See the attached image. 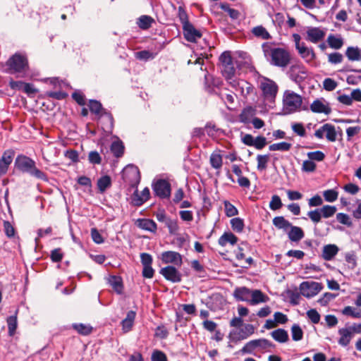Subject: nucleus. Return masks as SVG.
I'll use <instances>...</instances> for the list:
<instances>
[{
	"instance_id": "09e8293b",
	"label": "nucleus",
	"mask_w": 361,
	"mask_h": 361,
	"mask_svg": "<svg viewBox=\"0 0 361 361\" xmlns=\"http://www.w3.org/2000/svg\"><path fill=\"white\" fill-rule=\"evenodd\" d=\"M224 204L225 207L226 215L227 216L231 217L238 214V211L236 207L231 204L228 201H224Z\"/></svg>"
},
{
	"instance_id": "6e6d98bb",
	"label": "nucleus",
	"mask_w": 361,
	"mask_h": 361,
	"mask_svg": "<svg viewBox=\"0 0 361 361\" xmlns=\"http://www.w3.org/2000/svg\"><path fill=\"white\" fill-rule=\"evenodd\" d=\"M165 225L169 228V231L171 234H176L179 229L176 219L169 218L165 223Z\"/></svg>"
},
{
	"instance_id": "49530a36",
	"label": "nucleus",
	"mask_w": 361,
	"mask_h": 361,
	"mask_svg": "<svg viewBox=\"0 0 361 361\" xmlns=\"http://www.w3.org/2000/svg\"><path fill=\"white\" fill-rule=\"evenodd\" d=\"M323 196L326 202H334L338 199V192L334 189H329L323 192Z\"/></svg>"
},
{
	"instance_id": "5701e85b",
	"label": "nucleus",
	"mask_w": 361,
	"mask_h": 361,
	"mask_svg": "<svg viewBox=\"0 0 361 361\" xmlns=\"http://www.w3.org/2000/svg\"><path fill=\"white\" fill-rule=\"evenodd\" d=\"M136 313L135 311L130 310L127 313L126 317L122 320V330L124 333L129 332L133 326Z\"/></svg>"
},
{
	"instance_id": "473e14b6",
	"label": "nucleus",
	"mask_w": 361,
	"mask_h": 361,
	"mask_svg": "<svg viewBox=\"0 0 361 361\" xmlns=\"http://www.w3.org/2000/svg\"><path fill=\"white\" fill-rule=\"evenodd\" d=\"M111 185V180L109 176H103L97 180V188L100 193H104Z\"/></svg>"
},
{
	"instance_id": "de8ad7c7",
	"label": "nucleus",
	"mask_w": 361,
	"mask_h": 361,
	"mask_svg": "<svg viewBox=\"0 0 361 361\" xmlns=\"http://www.w3.org/2000/svg\"><path fill=\"white\" fill-rule=\"evenodd\" d=\"M292 130L300 137H305L306 135V130L303 124L301 123H293L291 124Z\"/></svg>"
},
{
	"instance_id": "e2e57ef3",
	"label": "nucleus",
	"mask_w": 361,
	"mask_h": 361,
	"mask_svg": "<svg viewBox=\"0 0 361 361\" xmlns=\"http://www.w3.org/2000/svg\"><path fill=\"white\" fill-rule=\"evenodd\" d=\"M328 61L332 64L340 63L343 61V55L338 52L329 54L328 56Z\"/></svg>"
},
{
	"instance_id": "13d9d810",
	"label": "nucleus",
	"mask_w": 361,
	"mask_h": 361,
	"mask_svg": "<svg viewBox=\"0 0 361 361\" xmlns=\"http://www.w3.org/2000/svg\"><path fill=\"white\" fill-rule=\"evenodd\" d=\"M337 295L338 294L325 293L323 296L319 299L318 302L322 306H326L331 300L337 297Z\"/></svg>"
},
{
	"instance_id": "a878e982",
	"label": "nucleus",
	"mask_w": 361,
	"mask_h": 361,
	"mask_svg": "<svg viewBox=\"0 0 361 361\" xmlns=\"http://www.w3.org/2000/svg\"><path fill=\"white\" fill-rule=\"evenodd\" d=\"M137 225L139 228L146 230L150 232H155L157 230V224L156 223L149 219H138L137 221Z\"/></svg>"
},
{
	"instance_id": "4d7b16f0",
	"label": "nucleus",
	"mask_w": 361,
	"mask_h": 361,
	"mask_svg": "<svg viewBox=\"0 0 361 361\" xmlns=\"http://www.w3.org/2000/svg\"><path fill=\"white\" fill-rule=\"evenodd\" d=\"M338 86V83L331 78H325L323 81V87L326 91H333Z\"/></svg>"
},
{
	"instance_id": "9b49d317",
	"label": "nucleus",
	"mask_w": 361,
	"mask_h": 361,
	"mask_svg": "<svg viewBox=\"0 0 361 361\" xmlns=\"http://www.w3.org/2000/svg\"><path fill=\"white\" fill-rule=\"evenodd\" d=\"M152 189L155 195L160 198H167L171 195V185L164 179H159L152 183Z\"/></svg>"
},
{
	"instance_id": "79ce46f5",
	"label": "nucleus",
	"mask_w": 361,
	"mask_h": 361,
	"mask_svg": "<svg viewBox=\"0 0 361 361\" xmlns=\"http://www.w3.org/2000/svg\"><path fill=\"white\" fill-rule=\"evenodd\" d=\"M231 225L232 229L237 233H241L245 226L243 220L239 217L232 219Z\"/></svg>"
},
{
	"instance_id": "774afa93",
	"label": "nucleus",
	"mask_w": 361,
	"mask_h": 361,
	"mask_svg": "<svg viewBox=\"0 0 361 361\" xmlns=\"http://www.w3.org/2000/svg\"><path fill=\"white\" fill-rule=\"evenodd\" d=\"M152 361H168L166 355L160 351L155 350L152 355Z\"/></svg>"
},
{
	"instance_id": "ea45409f",
	"label": "nucleus",
	"mask_w": 361,
	"mask_h": 361,
	"mask_svg": "<svg viewBox=\"0 0 361 361\" xmlns=\"http://www.w3.org/2000/svg\"><path fill=\"white\" fill-rule=\"evenodd\" d=\"M291 144L286 142H281L279 143H274L269 147L270 151H281L287 152L291 148Z\"/></svg>"
},
{
	"instance_id": "a18cd8bd",
	"label": "nucleus",
	"mask_w": 361,
	"mask_h": 361,
	"mask_svg": "<svg viewBox=\"0 0 361 361\" xmlns=\"http://www.w3.org/2000/svg\"><path fill=\"white\" fill-rule=\"evenodd\" d=\"M73 327L82 335H88L92 332V327L84 324H73Z\"/></svg>"
},
{
	"instance_id": "864d4df0",
	"label": "nucleus",
	"mask_w": 361,
	"mask_h": 361,
	"mask_svg": "<svg viewBox=\"0 0 361 361\" xmlns=\"http://www.w3.org/2000/svg\"><path fill=\"white\" fill-rule=\"evenodd\" d=\"M9 335L13 336L17 328V318L16 316H10L7 319Z\"/></svg>"
},
{
	"instance_id": "2f4dec72",
	"label": "nucleus",
	"mask_w": 361,
	"mask_h": 361,
	"mask_svg": "<svg viewBox=\"0 0 361 361\" xmlns=\"http://www.w3.org/2000/svg\"><path fill=\"white\" fill-rule=\"evenodd\" d=\"M327 42L329 46L335 49H341L343 45V39L340 36L329 35L327 37Z\"/></svg>"
},
{
	"instance_id": "0e129e2a",
	"label": "nucleus",
	"mask_w": 361,
	"mask_h": 361,
	"mask_svg": "<svg viewBox=\"0 0 361 361\" xmlns=\"http://www.w3.org/2000/svg\"><path fill=\"white\" fill-rule=\"evenodd\" d=\"M316 169L315 163L310 160H305L302 163V171L305 172H313Z\"/></svg>"
},
{
	"instance_id": "a211bd4d",
	"label": "nucleus",
	"mask_w": 361,
	"mask_h": 361,
	"mask_svg": "<svg viewBox=\"0 0 361 361\" xmlns=\"http://www.w3.org/2000/svg\"><path fill=\"white\" fill-rule=\"evenodd\" d=\"M338 334L340 336L338 343L342 347L348 346L353 337V333L350 326L339 329Z\"/></svg>"
},
{
	"instance_id": "1a4fd4ad",
	"label": "nucleus",
	"mask_w": 361,
	"mask_h": 361,
	"mask_svg": "<svg viewBox=\"0 0 361 361\" xmlns=\"http://www.w3.org/2000/svg\"><path fill=\"white\" fill-rule=\"evenodd\" d=\"M255 333V326L251 324H246L239 331L232 330L228 334L231 341L237 343L245 340Z\"/></svg>"
},
{
	"instance_id": "c9c22d12",
	"label": "nucleus",
	"mask_w": 361,
	"mask_h": 361,
	"mask_svg": "<svg viewBox=\"0 0 361 361\" xmlns=\"http://www.w3.org/2000/svg\"><path fill=\"white\" fill-rule=\"evenodd\" d=\"M252 33L257 37H259L262 39H269L271 38L270 34L262 25L256 26L252 28Z\"/></svg>"
},
{
	"instance_id": "f8f14e48",
	"label": "nucleus",
	"mask_w": 361,
	"mask_h": 361,
	"mask_svg": "<svg viewBox=\"0 0 361 361\" xmlns=\"http://www.w3.org/2000/svg\"><path fill=\"white\" fill-rule=\"evenodd\" d=\"M326 35L324 30L317 27H309L306 31V40L317 44L323 40Z\"/></svg>"
},
{
	"instance_id": "58836bf2",
	"label": "nucleus",
	"mask_w": 361,
	"mask_h": 361,
	"mask_svg": "<svg viewBox=\"0 0 361 361\" xmlns=\"http://www.w3.org/2000/svg\"><path fill=\"white\" fill-rule=\"evenodd\" d=\"M111 151L116 157H120L123 154L124 146L121 141H114L111 145Z\"/></svg>"
},
{
	"instance_id": "9d476101",
	"label": "nucleus",
	"mask_w": 361,
	"mask_h": 361,
	"mask_svg": "<svg viewBox=\"0 0 361 361\" xmlns=\"http://www.w3.org/2000/svg\"><path fill=\"white\" fill-rule=\"evenodd\" d=\"M323 288L322 283L315 281H304L300 285V291L303 296L310 298L317 295Z\"/></svg>"
},
{
	"instance_id": "f704fd0d",
	"label": "nucleus",
	"mask_w": 361,
	"mask_h": 361,
	"mask_svg": "<svg viewBox=\"0 0 361 361\" xmlns=\"http://www.w3.org/2000/svg\"><path fill=\"white\" fill-rule=\"evenodd\" d=\"M323 130H326L325 135L329 141L335 142L336 140V131L334 126L325 123L323 125Z\"/></svg>"
},
{
	"instance_id": "20e7f679",
	"label": "nucleus",
	"mask_w": 361,
	"mask_h": 361,
	"mask_svg": "<svg viewBox=\"0 0 361 361\" xmlns=\"http://www.w3.org/2000/svg\"><path fill=\"white\" fill-rule=\"evenodd\" d=\"M302 97L290 90L285 91L283 97V110L286 114H293L302 110Z\"/></svg>"
},
{
	"instance_id": "4be33fe9",
	"label": "nucleus",
	"mask_w": 361,
	"mask_h": 361,
	"mask_svg": "<svg viewBox=\"0 0 361 361\" xmlns=\"http://www.w3.org/2000/svg\"><path fill=\"white\" fill-rule=\"evenodd\" d=\"M296 49L300 56L307 62H311L316 57L314 50L312 48L307 47L305 44H301V46Z\"/></svg>"
},
{
	"instance_id": "a19ab883",
	"label": "nucleus",
	"mask_w": 361,
	"mask_h": 361,
	"mask_svg": "<svg viewBox=\"0 0 361 361\" xmlns=\"http://www.w3.org/2000/svg\"><path fill=\"white\" fill-rule=\"evenodd\" d=\"M269 159V154H258L257 156V169L259 171H263L265 170L267 167V163Z\"/></svg>"
},
{
	"instance_id": "052dcab7",
	"label": "nucleus",
	"mask_w": 361,
	"mask_h": 361,
	"mask_svg": "<svg viewBox=\"0 0 361 361\" xmlns=\"http://www.w3.org/2000/svg\"><path fill=\"white\" fill-rule=\"evenodd\" d=\"M307 316L313 324H318L320 321V314L315 309L308 310Z\"/></svg>"
},
{
	"instance_id": "338daca9",
	"label": "nucleus",
	"mask_w": 361,
	"mask_h": 361,
	"mask_svg": "<svg viewBox=\"0 0 361 361\" xmlns=\"http://www.w3.org/2000/svg\"><path fill=\"white\" fill-rule=\"evenodd\" d=\"M88 160L92 164H99L102 161V158L97 151H91L88 155Z\"/></svg>"
},
{
	"instance_id": "412c9836",
	"label": "nucleus",
	"mask_w": 361,
	"mask_h": 361,
	"mask_svg": "<svg viewBox=\"0 0 361 361\" xmlns=\"http://www.w3.org/2000/svg\"><path fill=\"white\" fill-rule=\"evenodd\" d=\"M269 297L264 295L260 290H251L249 303L255 305L262 302H267Z\"/></svg>"
},
{
	"instance_id": "c03bdc74",
	"label": "nucleus",
	"mask_w": 361,
	"mask_h": 361,
	"mask_svg": "<svg viewBox=\"0 0 361 361\" xmlns=\"http://www.w3.org/2000/svg\"><path fill=\"white\" fill-rule=\"evenodd\" d=\"M324 218H329L333 216L336 212V207L331 205H324L322 208H319Z\"/></svg>"
},
{
	"instance_id": "8fccbe9b",
	"label": "nucleus",
	"mask_w": 361,
	"mask_h": 361,
	"mask_svg": "<svg viewBox=\"0 0 361 361\" xmlns=\"http://www.w3.org/2000/svg\"><path fill=\"white\" fill-rule=\"evenodd\" d=\"M210 163L213 168L219 169L222 166V157L219 154H212L210 157Z\"/></svg>"
},
{
	"instance_id": "4468645a",
	"label": "nucleus",
	"mask_w": 361,
	"mask_h": 361,
	"mask_svg": "<svg viewBox=\"0 0 361 361\" xmlns=\"http://www.w3.org/2000/svg\"><path fill=\"white\" fill-rule=\"evenodd\" d=\"M160 274L168 281L178 283L181 281V274L173 266H167L160 270Z\"/></svg>"
},
{
	"instance_id": "39448f33",
	"label": "nucleus",
	"mask_w": 361,
	"mask_h": 361,
	"mask_svg": "<svg viewBox=\"0 0 361 361\" xmlns=\"http://www.w3.org/2000/svg\"><path fill=\"white\" fill-rule=\"evenodd\" d=\"M220 68L222 75L230 82L235 79L236 73V61L231 57L229 51L223 52L219 56Z\"/></svg>"
},
{
	"instance_id": "7c9ffc66",
	"label": "nucleus",
	"mask_w": 361,
	"mask_h": 361,
	"mask_svg": "<svg viewBox=\"0 0 361 361\" xmlns=\"http://www.w3.org/2000/svg\"><path fill=\"white\" fill-rule=\"evenodd\" d=\"M271 337L279 343H286L288 341V332L283 329H278L271 333Z\"/></svg>"
},
{
	"instance_id": "69168bd1",
	"label": "nucleus",
	"mask_w": 361,
	"mask_h": 361,
	"mask_svg": "<svg viewBox=\"0 0 361 361\" xmlns=\"http://www.w3.org/2000/svg\"><path fill=\"white\" fill-rule=\"evenodd\" d=\"M135 56L140 60L147 61L154 58V55L149 51H140L135 53Z\"/></svg>"
},
{
	"instance_id": "b1692460",
	"label": "nucleus",
	"mask_w": 361,
	"mask_h": 361,
	"mask_svg": "<svg viewBox=\"0 0 361 361\" xmlns=\"http://www.w3.org/2000/svg\"><path fill=\"white\" fill-rule=\"evenodd\" d=\"M288 238L292 242H298L305 236L304 232L300 227L291 226L287 231Z\"/></svg>"
},
{
	"instance_id": "37998d69",
	"label": "nucleus",
	"mask_w": 361,
	"mask_h": 361,
	"mask_svg": "<svg viewBox=\"0 0 361 361\" xmlns=\"http://www.w3.org/2000/svg\"><path fill=\"white\" fill-rule=\"evenodd\" d=\"M291 336L292 338L295 341H299L302 340L303 337V331L301 327L297 324H294L291 327Z\"/></svg>"
},
{
	"instance_id": "393cba45",
	"label": "nucleus",
	"mask_w": 361,
	"mask_h": 361,
	"mask_svg": "<svg viewBox=\"0 0 361 361\" xmlns=\"http://www.w3.org/2000/svg\"><path fill=\"white\" fill-rule=\"evenodd\" d=\"M250 293V289L246 287H240L235 289L233 292V296L237 300L249 302Z\"/></svg>"
},
{
	"instance_id": "cd10ccee",
	"label": "nucleus",
	"mask_w": 361,
	"mask_h": 361,
	"mask_svg": "<svg viewBox=\"0 0 361 361\" xmlns=\"http://www.w3.org/2000/svg\"><path fill=\"white\" fill-rule=\"evenodd\" d=\"M273 224L278 229H282L287 233L292 224L283 216H276L273 219Z\"/></svg>"
},
{
	"instance_id": "c85d7f7f",
	"label": "nucleus",
	"mask_w": 361,
	"mask_h": 361,
	"mask_svg": "<svg viewBox=\"0 0 361 361\" xmlns=\"http://www.w3.org/2000/svg\"><path fill=\"white\" fill-rule=\"evenodd\" d=\"M345 56L349 61H360L361 50L357 47H348L345 51Z\"/></svg>"
},
{
	"instance_id": "0eeeda50",
	"label": "nucleus",
	"mask_w": 361,
	"mask_h": 361,
	"mask_svg": "<svg viewBox=\"0 0 361 361\" xmlns=\"http://www.w3.org/2000/svg\"><path fill=\"white\" fill-rule=\"evenodd\" d=\"M89 108L91 112L97 115L101 114L102 122L106 123V126L104 127V129L106 131L111 130L114 125L113 116L110 113L107 112L102 108V104L97 100H90Z\"/></svg>"
},
{
	"instance_id": "c756f323",
	"label": "nucleus",
	"mask_w": 361,
	"mask_h": 361,
	"mask_svg": "<svg viewBox=\"0 0 361 361\" xmlns=\"http://www.w3.org/2000/svg\"><path fill=\"white\" fill-rule=\"evenodd\" d=\"M310 109L314 113H324L328 114L330 113V109L319 99L314 100L310 105Z\"/></svg>"
},
{
	"instance_id": "dca6fc26",
	"label": "nucleus",
	"mask_w": 361,
	"mask_h": 361,
	"mask_svg": "<svg viewBox=\"0 0 361 361\" xmlns=\"http://www.w3.org/2000/svg\"><path fill=\"white\" fill-rule=\"evenodd\" d=\"M185 39L190 42H195L202 37V33L197 30L192 23L186 24L183 27Z\"/></svg>"
},
{
	"instance_id": "f257e3e1",
	"label": "nucleus",
	"mask_w": 361,
	"mask_h": 361,
	"mask_svg": "<svg viewBox=\"0 0 361 361\" xmlns=\"http://www.w3.org/2000/svg\"><path fill=\"white\" fill-rule=\"evenodd\" d=\"M262 49L264 57L270 64L281 68H285L289 64L290 61V54L285 49L273 47L269 42L263 43Z\"/></svg>"
},
{
	"instance_id": "e433bc0d",
	"label": "nucleus",
	"mask_w": 361,
	"mask_h": 361,
	"mask_svg": "<svg viewBox=\"0 0 361 361\" xmlns=\"http://www.w3.org/2000/svg\"><path fill=\"white\" fill-rule=\"evenodd\" d=\"M219 7L224 10V11H226L229 17L232 19V20H237L240 17V12L236 10V9H234V8H232L229 6V4H227V3H221L219 4Z\"/></svg>"
},
{
	"instance_id": "f3484780",
	"label": "nucleus",
	"mask_w": 361,
	"mask_h": 361,
	"mask_svg": "<svg viewBox=\"0 0 361 361\" xmlns=\"http://www.w3.org/2000/svg\"><path fill=\"white\" fill-rule=\"evenodd\" d=\"M14 152L12 150L5 151L0 159V177L5 175L8 169L10 164L13 161Z\"/></svg>"
},
{
	"instance_id": "7ed1b4c3",
	"label": "nucleus",
	"mask_w": 361,
	"mask_h": 361,
	"mask_svg": "<svg viewBox=\"0 0 361 361\" xmlns=\"http://www.w3.org/2000/svg\"><path fill=\"white\" fill-rule=\"evenodd\" d=\"M8 73L17 74L18 77H25L29 70L27 58L25 54L17 52L6 61Z\"/></svg>"
},
{
	"instance_id": "bb28decb",
	"label": "nucleus",
	"mask_w": 361,
	"mask_h": 361,
	"mask_svg": "<svg viewBox=\"0 0 361 361\" xmlns=\"http://www.w3.org/2000/svg\"><path fill=\"white\" fill-rule=\"evenodd\" d=\"M238 241V238L231 232H225L219 239L221 246H226L228 243L233 245Z\"/></svg>"
},
{
	"instance_id": "680f3d73",
	"label": "nucleus",
	"mask_w": 361,
	"mask_h": 361,
	"mask_svg": "<svg viewBox=\"0 0 361 361\" xmlns=\"http://www.w3.org/2000/svg\"><path fill=\"white\" fill-rule=\"evenodd\" d=\"M308 158L312 161H322L325 154L321 151L310 152L307 153Z\"/></svg>"
},
{
	"instance_id": "423d86ee",
	"label": "nucleus",
	"mask_w": 361,
	"mask_h": 361,
	"mask_svg": "<svg viewBox=\"0 0 361 361\" xmlns=\"http://www.w3.org/2000/svg\"><path fill=\"white\" fill-rule=\"evenodd\" d=\"M259 88L262 92L264 102L273 104L278 92L276 83L267 78H262L259 82Z\"/></svg>"
},
{
	"instance_id": "bf43d9fd",
	"label": "nucleus",
	"mask_w": 361,
	"mask_h": 361,
	"mask_svg": "<svg viewBox=\"0 0 361 361\" xmlns=\"http://www.w3.org/2000/svg\"><path fill=\"white\" fill-rule=\"evenodd\" d=\"M257 348L255 340L247 342L243 348L239 351L242 354L252 353Z\"/></svg>"
},
{
	"instance_id": "6ab92c4d",
	"label": "nucleus",
	"mask_w": 361,
	"mask_h": 361,
	"mask_svg": "<svg viewBox=\"0 0 361 361\" xmlns=\"http://www.w3.org/2000/svg\"><path fill=\"white\" fill-rule=\"evenodd\" d=\"M161 260L166 264L172 263L176 265H181L182 257L181 255L174 251H166L161 254Z\"/></svg>"
},
{
	"instance_id": "f03ea898",
	"label": "nucleus",
	"mask_w": 361,
	"mask_h": 361,
	"mask_svg": "<svg viewBox=\"0 0 361 361\" xmlns=\"http://www.w3.org/2000/svg\"><path fill=\"white\" fill-rule=\"evenodd\" d=\"M15 166L22 173H28L36 179L49 181L47 175L37 167L35 161L25 155H18L15 160Z\"/></svg>"
},
{
	"instance_id": "2eb2a0df",
	"label": "nucleus",
	"mask_w": 361,
	"mask_h": 361,
	"mask_svg": "<svg viewBox=\"0 0 361 361\" xmlns=\"http://www.w3.org/2000/svg\"><path fill=\"white\" fill-rule=\"evenodd\" d=\"M230 84L244 97H246L253 90V86L250 83L243 80H233V81H230Z\"/></svg>"
},
{
	"instance_id": "4c0bfd02",
	"label": "nucleus",
	"mask_w": 361,
	"mask_h": 361,
	"mask_svg": "<svg viewBox=\"0 0 361 361\" xmlns=\"http://www.w3.org/2000/svg\"><path fill=\"white\" fill-rule=\"evenodd\" d=\"M154 19L149 16H140L137 22V25L142 30H147L152 26Z\"/></svg>"
},
{
	"instance_id": "6e6552de",
	"label": "nucleus",
	"mask_w": 361,
	"mask_h": 361,
	"mask_svg": "<svg viewBox=\"0 0 361 361\" xmlns=\"http://www.w3.org/2000/svg\"><path fill=\"white\" fill-rule=\"evenodd\" d=\"M122 178L131 188H137L140 181V171L134 165H128L122 171Z\"/></svg>"
},
{
	"instance_id": "603ef678",
	"label": "nucleus",
	"mask_w": 361,
	"mask_h": 361,
	"mask_svg": "<svg viewBox=\"0 0 361 361\" xmlns=\"http://www.w3.org/2000/svg\"><path fill=\"white\" fill-rule=\"evenodd\" d=\"M307 216L314 224L319 222L322 217H323L320 209H316L308 212Z\"/></svg>"
},
{
	"instance_id": "3c124183",
	"label": "nucleus",
	"mask_w": 361,
	"mask_h": 361,
	"mask_svg": "<svg viewBox=\"0 0 361 361\" xmlns=\"http://www.w3.org/2000/svg\"><path fill=\"white\" fill-rule=\"evenodd\" d=\"M282 206L283 204L280 197L276 195H273L269 202V208L275 211L281 209Z\"/></svg>"
},
{
	"instance_id": "5fc2aeb1",
	"label": "nucleus",
	"mask_w": 361,
	"mask_h": 361,
	"mask_svg": "<svg viewBox=\"0 0 361 361\" xmlns=\"http://www.w3.org/2000/svg\"><path fill=\"white\" fill-rule=\"evenodd\" d=\"M342 313L344 315L350 316L353 318H360L361 317V310L355 311V309L351 306H346L342 310Z\"/></svg>"
},
{
	"instance_id": "72a5a7b5",
	"label": "nucleus",
	"mask_w": 361,
	"mask_h": 361,
	"mask_svg": "<svg viewBox=\"0 0 361 361\" xmlns=\"http://www.w3.org/2000/svg\"><path fill=\"white\" fill-rule=\"evenodd\" d=\"M109 283L117 293L121 294L122 293L123 283L121 277L116 276H111L109 279Z\"/></svg>"
},
{
	"instance_id": "aec40b11",
	"label": "nucleus",
	"mask_w": 361,
	"mask_h": 361,
	"mask_svg": "<svg viewBox=\"0 0 361 361\" xmlns=\"http://www.w3.org/2000/svg\"><path fill=\"white\" fill-rule=\"evenodd\" d=\"M339 248L334 244L326 245L323 247L322 258L326 261L332 260L334 257L338 254Z\"/></svg>"
},
{
	"instance_id": "ddd939ff",
	"label": "nucleus",
	"mask_w": 361,
	"mask_h": 361,
	"mask_svg": "<svg viewBox=\"0 0 361 361\" xmlns=\"http://www.w3.org/2000/svg\"><path fill=\"white\" fill-rule=\"evenodd\" d=\"M150 197V192L148 188H145L140 194L137 188L131 196V204L135 207H140L147 202Z\"/></svg>"
}]
</instances>
